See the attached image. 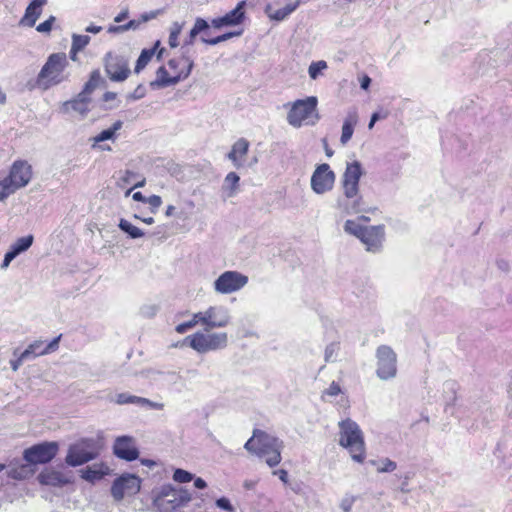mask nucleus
Returning <instances> with one entry per match:
<instances>
[{
  "mask_svg": "<svg viewBox=\"0 0 512 512\" xmlns=\"http://www.w3.org/2000/svg\"><path fill=\"white\" fill-rule=\"evenodd\" d=\"M364 171L359 161L347 163L342 176L343 197L337 201V209L344 214L366 212L363 197L359 193V181Z\"/></svg>",
  "mask_w": 512,
  "mask_h": 512,
  "instance_id": "f257e3e1",
  "label": "nucleus"
},
{
  "mask_svg": "<svg viewBox=\"0 0 512 512\" xmlns=\"http://www.w3.org/2000/svg\"><path fill=\"white\" fill-rule=\"evenodd\" d=\"M67 66L68 60L65 53H52L39 71L35 82L28 83L29 90L38 88L46 91L63 83L68 79V75L65 73Z\"/></svg>",
  "mask_w": 512,
  "mask_h": 512,
  "instance_id": "f03ea898",
  "label": "nucleus"
},
{
  "mask_svg": "<svg viewBox=\"0 0 512 512\" xmlns=\"http://www.w3.org/2000/svg\"><path fill=\"white\" fill-rule=\"evenodd\" d=\"M282 441L261 430H254L253 436L245 443L247 451L265 458V462L274 467L281 461Z\"/></svg>",
  "mask_w": 512,
  "mask_h": 512,
  "instance_id": "7ed1b4c3",
  "label": "nucleus"
},
{
  "mask_svg": "<svg viewBox=\"0 0 512 512\" xmlns=\"http://www.w3.org/2000/svg\"><path fill=\"white\" fill-rule=\"evenodd\" d=\"M339 445L347 449L352 459L362 463L365 459V442L359 425L350 418L338 423Z\"/></svg>",
  "mask_w": 512,
  "mask_h": 512,
  "instance_id": "20e7f679",
  "label": "nucleus"
},
{
  "mask_svg": "<svg viewBox=\"0 0 512 512\" xmlns=\"http://www.w3.org/2000/svg\"><path fill=\"white\" fill-rule=\"evenodd\" d=\"M318 100L315 96H309L305 99L296 100L287 115V121L293 127L302 125H314L319 120L317 112Z\"/></svg>",
  "mask_w": 512,
  "mask_h": 512,
  "instance_id": "39448f33",
  "label": "nucleus"
},
{
  "mask_svg": "<svg viewBox=\"0 0 512 512\" xmlns=\"http://www.w3.org/2000/svg\"><path fill=\"white\" fill-rule=\"evenodd\" d=\"M191 500V495L187 490L176 489L171 485H164L155 493L153 498L154 506L159 512H172Z\"/></svg>",
  "mask_w": 512,
  "mask_h": 512,
  "instance_id": "423d86ee",
  "label": "nucleus"
},
{
  "mask_svg": "<svg viewBox=\"0 0 512 512\" xmlns=\"http://www.w3.org/2000/svg\"><path fill=\"white\" fill-rule=\"evenodd\" d=\"M185 342H188L190 347L198 353H206L208 351L225 348L227 346L228 336L224 332L208 334L197 332L187 336Z\"/></svg>",
  "mask_w": 512,
  "mask_h": 512,
  "instance_id": "0eeeda50",
  "label": "nucleus"
},
{
  "mask_svg": "<svg viewBox=\"0 0 512 512\" xmlns=\"http://www.w3.org/2000/svg\"><path fill=\"white\" fill-rule=\"evenodd\" d=\"M377 357V376L382 380L394 378L397 374V356L391 347L382 345L378 347Z\"/></svg>",
  "mask_w": 512,
  "mask_h": 512,
  "instance_id": "6e6552de",
  "label": "nucleus"
},
{
  "mask_svg": "<svg viewBox=\"0 0 512 512\" xmlns=\"http://www.w3.org/2000/svg\"><path fill=\"white\" fill-rule=\"evenodd\" d=\"M182 60L185 63V69H181L178 73L172 74L171 76H169V73L164 66L159 67L156 71L155 80L150 83L151 88H165L177 84L182 79H186L190 75L194 63L187 56H182Z\"/></svg>",
  "mask_w": 512,
  "mask_h": 512,
  "instance_id": "1a4fd4ad",
  "label": "nucleus"
},
{
  "mask_svg": "<svg viewBox=\"0 0 512 512\" xmlns=\"http://www.w3.org/2000/svg\"><path fill=\"white\" fill-rule=\"evenodd\" d=\"M93 448L94 441L91 439L82 440L71 445L65 458L66 463L69 466L76 467L95 459L97 453Z\"/></svg>",
  "mask_w": 512,
  "mask_h": 512,
  "instance_id": "9d476101",
  "label": "nucleus"
},
{
  "mask_svg": "<svg viewBox=\"0 0 512 512\" xmlns=\"http://www.w3.org/2000/svg\"><path fill=\"white\" fill-rule=\"evenodd\" d=\"M195 318L201 321L206 331L226 327L231 320L228 309L223 306H211L203 312L195 313Z\"/></svg>",
  "mask_w": 512,
  "mask_h": 512,
  "instance_id": "9b49d317",
  "label": "nucleus"
},
{
  "mask_svg": "<svg viewBox=\"0 0 512 512\" xmlns=\"http://www.w3.org/2000/svg\"><path fill=\"white\" fill-rule=\"evenodd\" d=\"M57 442H42L24 450L23 458L29 464H46L57 454Z\"/></svg>",
  "mask_w": 512,
  "mask_h": 512,
  "instance_id": "f8f14e48",
  "label": "nucleus"
},
{
  "mask_svg": "<svg viewBox=\"0 0 512 512\" xmlns=\"http://www.w3.org/2000/svg\"><path fill=\"white\" fill-rule=\"evenodd\" d=\"M105 72L113 82L126 80L131 73L129 59L123 55L107 53L105 56Z\"/></svg>",
  "mask_w": 512,
  "mask_h": 512,
  "instance_id": "ddd939ff",
  "label": "nucleus"
},
{
  "mask_svg": "<svg viewBox=\"0 0 512 512\" xmlns=\"http://www.w3.org/2000/svg\"><path fill=\"white\" fill-rule=\"evenodd\" d=\"M248 277L238 271H225L214 281V289L220 294H230L242 289Z\"/></svg>",
  "mask_w": 512,
  "mask_h": 512,
  "instance_id": "4468645a",
  "label": "nucleus"
},
{
  "mask_svg": "<svg viewBox=\"0 0 512 512\" xmlns=\"http://www.w3.org/2000/svg\"><path fill=\"white\" fill-rule=\"evenodd\" d=\"M141 480L134 474H124L113 482L111 494L116 501L122 500L125 496L135 495L140 491Z\"/></svg>",
  "mask_w": 512,
  "mask_h": 512,
  "instance_id": "2eb2a0df",
  "label": "nucleus"
},
{
  "mask_svg": "<svg viewBox=\"0 0 512 512\" xmlns=\"http://www.w3.org/2000/svg\"><path fill=\"white\" fill-rule=\"evenodd\" d=\"M335 178V173L328 164H320L311 176V188L316 194H324L332 190Z\"/></svg>",
  "mask_w": 512,
  "mask_h": 512,
  "instance_id": "dca6fc26",
  "label": "nucleus"
},
{
  "mask_svg": "<svg viewBox=\"0 0 512 512\" xmlns=\"http://www.w3.org/2000/svg\"><path fill=\"white\" fill-rule=\"evenodd\" d=\"M17 190L25 187L32 178V168L28 162L23 160L15 161L10 169L9 175L5 177Z\"/></svg>",
  "mask_w": 512,
  "mask_h": 512,
  "instance_id": "f3484780",
  "label": "nucleus"
},
{
  "mask_svg": "<svg viewBox=\"0 0 512 512\" xmlns=\"http://www.w3.org/2000/svg\"><path fill=\"white\" fill-rule=\"evenodd\" d=\"M114 454L123 460L133 461L139 456V451L136 448L133 438L129 436H120L115 440L113 446Z\"/></svg>",
  "mask_w": 512,
  "mask_h": 512,
  "instance_id": "a211bd4d",
  "label": "nucleus"
},
{
  "mask_svg": "<svg viewBox=\"0 0 512 512\" xmlns=\"http://www.w3.org/2000/svg\"><path fill=\"white\" fill-rule=\"evenodd\" d=\"M383 239L384 227L382 225L366 227L360 237V240L367 246V250L373 252L380 249Z\"/></svg>",
  "mask_w": 512,
  "mask_h": 512,
  "instance_id": "6ab92c4d",
  "label": "nucleus"
},
{
  "mask_svg": "<svg viewBox=\"0 0 512 512\" xmlns=\"http://www.w3.org/2000/svg\"><path fill=\"white\" fill-rule=\"evenodd\" d=\"M249 142L245 138L238 139L227 154V158L233 163L234 167L240 169L244 166L245 157L249 151Z\"/></svg>",
  "mask_w": 512,
  "mask_h": 512,
  "instance_id": "aec40b11",
  "label": "nucleus"
},
{
  "mask_svg": "<svg viewBox=\"0 0 512 512\" xmlns=\"http://www.w3.org/2000/svg\"><path fill=\"white\" fill-rule=\"evenodd\" d=\"M46 3L47 0H31L19 24L21 26L33 27L42 13V7Z\"/></svg>",
  "mask_w": 512,
  "mask_h": 512,
  "instance_id": "412c9836",
  "label": "nucleus"
},
{
  "mask_svg": "<svg viewBox=\"0 0 512 512\" xmlns=\"http://www.w3.org/2000/svg\"><path fill=\"white\" fill-rule=\"evenodd\" d=\"M37 479L42 485H49L54 487H61L70 483V479L63 473L53 470L45 469L37 476Z\"/></svg>",
  "mask_w": 512,
  "mask_h": 512,
  "instance_id": "4be33fe9",
  "label": "nucleus"
},
{
  "mask_svg": "<svg viewBox=\"0 0 512 512\" xmlns=\"http://www.w3.org/2000/svg\"><path fill=\"white\" fill-rule=\"evenodd\" d=\"M302 3V0H289L285 7L280 9H273L271 4L266 5L265 13L271 20L283 21L291 13H293Z\"/></svg>",
  "mask_w": 512,
  "mask_h": 512,
  "instance_id": "5701e85b",
  "label": "nucleus"
},
{
  "mask_svg": "<svg viewBox=\"0 0 512 512\" xmlns=\"http://www.w3.org/2000/svg\"><path fill=\"white\" fill-rule=\"evenodd\" d=\"M90 97L78 94L74 99L66 101L62 104V111L67 113L70 110L85 116L89 112Z\"/></svg>",
  "mask_w": 512,
  "mask_h": 512,
  "instance_id": "b1692460",
  "label": "nucleus"
},
{
  "mask_svg": "<svg viewBox=\"0 0 512 512\" xmlns=\"http://www.w3.org/2000/svg\"><path fill=\"white\" fill-rule=\"evenodd\" d=\"M358 123V114L355 109L350 110L347 113V116L344 119L342 125V133L340 137V142L342 145H346L349 140L352 138L354 128Z\"/></svg>",
  "mask_w": 512,
  "mask_h": 512,
  "instance_id": "393cba45",
  "label": "nucleus"
},
{
  "mask_svg": "<svg viewBox=\"0 0 512 512\" xmlns=\"http://www.w3.org/2000/svg\"><path fill=\"white\" fill-rule=\"evenodd\" d=\"M240 177L235 172H229L223 181L221 191L225 199L234 197L239 191Z\"/></svg>",
  "mask_w": 512,
  "mask_h": 512,
  "instance_id": "a878e982",
  "label": "nucleus"
},
{
  "mask_svg": "<svg viewBox=\"0 0 512 512\" xmlns=\"http://www.w3.org/2000/svg\"><path fill=\"white\" fill-rule=\"evenodd\" d=\"M244 6L245 1L239 2L233 10H231L222 17V22H224L226 26H233L242 23L244 19Z\"/></svg>",
  "mask_w": 512,
  "mask_h": 512,
  "instance_id": "bb28decb",
  "label": "nucleus"
},
{
  "mask_svg": "<svg viewBox=\"0 0 512 512\" xmlns=\"http://www.w3.org/2000/svg\"><path fill=\"white\" fill-rule=\"evenodd\" d=\"M33 473V470L31 469L30 464H20L16 465L14 467H11L7 475L8 477L16 480H23L28 478Z\"/></svg>",
  "mask_w": 512,
  "mask_h": 512,
  "instance_id": "cd10ccee",
  "label": "nucleus"
},
{
  "mask_svg": "<svg viewBox=\"0 0 512 512\" xmlns=\"http://www.w3.org/2000/svg\"><path fill=\"white\" fill-rule=\"evenodd\" d=\"M108 473V468L106 467L105 470H103V467L96 468L93 467H86L85 469L81 470V477L89 482H95L97 480H100L103 478L104 475Z\"/></svg>",
  "mask_w": 512,
  "mask_h": 512,
  "instance_id": "c85d7f7f",
  "label": "nucleus"
},
{
  "mask_svg": "<svg viewBox=\"0 0 512 512\" xmlns=\"http://www.w3.org/2000/svg\"><path fill=\"white\" fill-rule=\"evenodd\" d=\"M160 41H157L153 48L142 50L135 66V73H139L145 66L149 63L153 55L155 54L156 49L159 47Z\"/></svg>",
  "mask_w": 512,
  "mask_h": 512,
  "instance_id": "c756f323",
  "label": "nucleus"
},
{
  "mask_svg": "<svg viewBox=\"0 0 512 512\" xmlns=\"http://www.w3.org/2000/svg\"><path fill=\"white\" fill-rule=\"evenodd\" d=\"M123 123L122 121L118 120L116 121L112 127H110L109 129H106V130H103L102 132H100L98 135H96L94 138H93V141L94 143H99V142H103L105 140H109V139H112L115 135V133L121 129Z\"/></svg>",
  "mask_w": 512,
  "mask_h": 512,
  "instance_id": "7c9ffc66",
  "label": "nucleus"
},
{
  "mask_svg": "<svg viewBox=\"0 0 512 512\" xmlns=\"http://www.w3.org/2000/svg\"><path fill=\"white\" fill-rule=\"evenodd\" d=\"M119 228L125 233H127L133 239L140 238L144 235L141 229L132 225L129 221L125 219L120 220Z\"/></svg>",
  "mask_w": 512,
  "mask_h": 512,
  "instance_id": "2f4dec72",
  "label": "nucleus"
},
{
  "mask_svg": "<svg viewBox=\"0 0 512 512\" xmlns=\"http://www.w3.org/2000/svg\"><path fill=\"white\" fill-rule=\"evenodd\" d=\"M184 27V23L173 22L170 27V34L168 39V44L171 48H176L179 45L178 37L181 34V31Z\"/></svg>",
  "mask_w": 512,
  "mask_h": 512,
  "instance_id": "473e14b6",
  "label": "nucleus"
},
{
  "mask_svg": "<svg viewBox=\"0 0 512 512\" xmlns=\"http://www.w3.org/2000/svg\"><path fill=\"white\" fill-rule=\"evenodd\" d=\"M33 240H34V238L32 235H27L25 237H21V238L17 239L11 245V247L16 251V253L20 254L30 248V246L33 243Z\"/></svg>",
  "mask_w": 512,
  "mask_h": 512,
  "instance_id": "72a5a7b5",
  "label": "nucleus"
},
{
  "mask_svg": "<svg viewBox=\"0 0 512 512\" xmlns=\"http://www.w3.org/2000/svg\"><path fill=\"white\" fill-rule=\"evenodd\" d=\"M366 227H363L355 220H347L344 224V230L348 234L354 235L360 239L362 233L364 232Z\"/></svg>",
  "mask_w": 512,
  "mask_h": 512,
  "instance_id": "f704fd0d",
  "label": "nucleus"
},
{
  "mask_svg": "<svg viewBox=\"0 0 512 512\" xmlns=\"http://www.w3.org/2000/svg\"><path fill=\"white\" fill-rule=\"evenodd\" d=\"M100 76L97 71L92 72L90 79L86 84L84 85L83 90L80 92V94L84 95L85 97H90V94L95 90V88L98 85Z\"/></svg>",
  "mask_w": 512,
  "mask_h": 512,
  "instance_id": "c9c22d12",
  "label": "nucleus"
},
{
  "mask_svg": "<svg viewBox=\"0 0 512 512\" xmlns=\"http://www.w3.org/2000/svg\"><path fill=\"white\" fill-rule=\"evenodd\" d=\"M44 342L41 340L34 341L24 350V357H36L39 355H44L45 352H42Z\"/></svg>",
  "mask_w": 512,
  "mask_h": 512,
  "instance_id": "e433bc0d",
  "label": "nucleus"
},
{
  "mask_svg": "<svg viewBox=\"0 0 512 512\" xmlns=\"http://www.w3.org/2000/svg\"><path fill=\"white\" fill-rule=\"evenodd\" d=\"M242 34V30L240 31H237V32H228V33H225L223 35H220V36H217L215 38H211V39H207V38H204L202 37L201 40L202 42L206 43V44H209V45H216L220 42H223V41H226L232 37H235V36H240Z\"/></svg>",
  "mask_w": 512,
  "mask_h": 512,
  "instance_id": "4c0bfd02",
  "label": "nucleus"
},
{
  "mask_svg": "<svg viewBox=\"0 0 512 512\" xmlns=\"http://www.w3.org/2000/svg\"><path fill=\"white\" fill-rule=\"evenodd\" d=\"M91 38L88 35H72V45L74 50L82 51L90 42Z\"/></svg>",
  "mask_w": 512,
  "mask_h": 512,
  "instance_id": "58836bf2",
  "label": "nucleus"
},
{
  "mask_svg": "<svg viewBox=\"0 0 512 512\" xmlns=\"http://www.w3.org/2000/svg\"><path fill=\"white\" fill-rule=\"evenodd\" d=\"M327 68V63L323 60L312 62L308 68V73L311 79L315 80L318 75Z\"/></svg>",
  "mask_w": 512,
  "mask_h": 512,
  "instance_id": "ea45409f",
  "label": "nucleus"
},
{
  "mask_svg": "<svg viewBox=\"0 0 512 512\" xmlns=\"http://www.w3.org/2000/svg\"><path fill=\"white\" fill-rule=\"evenodd\" d=\"M15 191H17V189L14 188L13 185L9 183L6 178L0 181V201H3L9 195L13 194Z\"/></svg>",
  "mask_w": 512,
  "mask_h": 512,
  "instance_id": "a19ab883",
  "label": "nucleus"
},
{
  "mask_svg": "<svg viewBox=\"0 0 512 512\" xmlns=\"http://www.w3.org/2000/svg\"><path fill=\"white\" fill-rule=\"evenodd\" d=\"M140 399H141V397H139V396L130 395L128 393H120L116 397V403L119 404V405H124V404H137V405H139V400Z\"/></svg>",
  "mask_w": 512,
  "mask_h": 512,
  "instance_id": "79ce46f5",
  "label": "nucleus"
},
{
  "mask_svg": "<svg viewBox=\"0 0 512 512\" xmlns=\"http://www.w3.org/2000/svg\"><path fill=\"white\" fill-rule=\"evenodd\" d=\"M173 479L179 483H187L193 479V475L183 469H176L173 474Z\"/></svg>",
  "mask_w": 512,
  "mask_h": 512,
  "instance_id": "37998d69",
  "label": "nucleus"
},
{
  "mask_svg": "<svg viewBox=\"0 0 512 512\" xmlns=\"http://www.w3.org/2000/svg\"><path fill=\"white\" fill-rule=\"evenodd\" d=\"M198 323L201 324V321L198 320V318H195V314H194L191 320L177 325L176 331L180 334L185 333L188 329L193 328Z\"/></svg>",
  "mask_w": 512,
  "mask_h": 512,
  "instance_id": "c03bdc74",
  "label": "nucleus"
},
{
  "mask_svg": "<svg viewBox=\"0 0 512 512\" xmlns=\"http://www.w3.org/2000/svg\"><path fill=\"white\" fill-rule=\"evenodd\" d=\"M56 18L54 16H50L47 20L40 23L36 30L40 33H50L52 30L53 23L55 22Z\"/></svg>",
  "mask_w": 512,
  "mask_h": 512,
  "instance_id": "a18cd8bd",
  "label": "nucleus"
},
{
  "mask_svg": "<svg viewBox=\"0 0 512 512\" xmlns=\"http://www.w3.org/2000/svg\"><path fill=\"white\" fill-rule=\"evenodd\" d=\"M208 27H209V25H208L206 20H204L202 18H197L193 28L191 29L192 30V34H197L198 35L199 33L205 31L206 29H208Z\"/></svg>",
  "mask_w": 512,
  "mask_h": 512,
  "instance_id": "49530a36",
  "label": "nucleus"
},
{
  "mask_svg": "<svg viewBox=\"0 0 512 512\" xmlns=\"http://www.w3.org/2000/svg\"><path fill=\"white\" fill-rule=\"evenodd\" d=\"M397 467L396 462L386 458L383 461V465L377 468V471L379 473H385V472H393Z\"/></svg>",
  "mask_w": 512,
  "mask_h": 512,
  "instance_id": "de8ad7c7",
  "label": "nucleus"
},
{
  "mask_svg": "<svg viewBox=\"0 0 512 512\" xmlns=\"http://www.w3.org/2000/svg\"><path fill=\"white\" fill-rule=\"evenodd\" d=\"M168 66L171 70H173V74L178 73L181 69H185V63L182 60V57H180L179 59L169 60Z\"/></svg>",
  "mask_w": 512,
  "mask_h": 512,
  "instance_id": "09e8293b",
  "label": "nucleus"
},
{
  "mask_svg": "<svg viewBox=\"0 0 512 512\" xmlns=\"http://www.w3.org/2000/svg\"><path fill=\"white\" fill-rule=\"evenodd\" d=\"M139 405L140 406H148L149 408L155 409V410H163L164 409L163 403L153 402V401H151L147 398H143V397H141V399L139 400Z\"/></svg>",
  "mask_w": 512,
  "mask_h": 512,
  "instance_id": "8fccbe9b",
  "label": "nucleus"
},
{
  "mask_svg": "<svg viewBox=\"0 0 512 512\" xmlns=\"http://www.w3.org/2000/svg\"><path fill=\"white\" fill-rule=\"evenodd\" d=\"M19 254L11 247L9 251L4 255V260L1 264V268H7L11 261L15 259Z\"/></svg>",
  "mask_w": 512,
  "mask_h": 512,
  "instance_id": "3c124183",
  "label": "nucleus"
},
{
  "mask_svg": "<svg viewBox=\"0 0 512 512\" xmlns=\"http://www.w3.org/2000/svg\"><path fill=\"white\" fill-rule=\"evenodd\" d=\"M19 254L11 247L9 251L4 255V260L1 264V268H7L11 261L15 259Z\"/></svg>",
  "mask_w": 512,
  "mask_h": 512,
  "instance_id": "603ef678",
  "label": "nucleus"
},
{
  "mask_svg": "<svg viewBox=\"0 0 512 512\" xmlns=\"http://www.w3.org/2000/svg\"><path fill=\"white\" fill-rule=\"evenodd\" d=\"M19 254L11 247L9 251L4 255V260L1 264V268H7L11 261L15 259Z\"/></svg>",
  "mask_w": 512,
  "mask_h": 512,
  "instance_id": "864d4df0",
  "label": "nucleus"
},
{
  "mask_svg": "<svg viewBox=\"0 0 512 512\" xmlns=\"http://www.w3.org/2000/svg\"><path fill=\"white\" fill-rule=\"evenodd\" d=\"M146 203H148L152 207V212L155 213L156 210L161 206L162 199L158 195H152L147 197Z\"/></svg>",
  "mask_w": 512,
  "mask_h": 512,
  "instance_id": "5fc2aeb1",
  "label": "nucleus"
},
{
  "mask_svg": "<svg viewBox=\"0 0 512 512\" xmlns=\"http://www.w3.org/2000/svg\"><path fill=\"white\" fill-rule=\"evenodd\" d=\"M216 505L223 509V510H226V511H229V512H234V507L231 505L229 499L225 498V497H222V498H219L217 501H216Z\"/></svg>",
  "mask_w": 512,
  "mask_h": 512,
  "instance_id": "6e6d98bb",
  "label": "nucleus"
},
{
  "mask_svg": "<svg viewBox=\"0 0 512 512\" xmlns=\"http://www.w3.org/2000/svg\"><path fill=\"white\" fill-rule=\"evenodd\" d=\"M337 350H338L337 344H335V343L329 344L325 349V361L326 362L331 361Z\"/></svg>",
  "mask_w": 512,
  "mask_h": 512,
  "instance_id": "4d7b16f0",
  "label": "nucleus"
},
{
  "mask_svg": "<svg viewBox=\"0 0 512 512\" xmlns=\"http://www.w3.org/2000/svg\"><path fill=\"white\" fill-rule=\"evenodd\" d=\"M341 393V388L336 382H332L330 386L324 391V395L337 396Z\"/></svg>",
  "mask_w": 512,
  "mask_h": 512,
  "instance_id": "13d9d810",
  "label": "nucleus"
},
{
  "mask_svg": "<svg viewBox=\"0 0 512 512\" xmlns=\"http://www.w3.org/2000/svg\"><path fill=\"white\" fill-rule=\"evenodd\" d=\"M61 336L54 338L50 343H48L43 349L42 352L48 354L58 349V344Z\"/></svg>",
  "mask_w": 512,
  "mask_h": 512,
  "instance_id": "bf43d9fd",
  "label": "nucleus"
},
{
  "mask_svg": "<svg viewBox=\"0 0 512 512\" xmlns=\"http://www.w3.org/2000/svg\"><path fill=\"white\" fill-rule=\"evenodd\" d=\"M29 359V357H24V351L20 354V356L16 360H11V368L13 371H17L19 367L22 365V363Z\"/></svg>",
  "mask_w": 512,
  "mask_h": 512,
  "instance_id": "052dcab7",
  "label": "nucleus"
},
{
  "mask_svg": "<svg viewBox=\"0 0 512 512\" xmlns=\"http://www.w3.org/2000/svg\"><path fill=\"white\" fill-rule=\"evenodd\" d=\"M145 95V89L142 85H139L133 93H131L128 98L132 100H138L144 97Z\"/></svg>",
  "mask_w": 512,
  "mask_h": 512,
  "instance_id": "680f3d73",
  "label": "nucleus"
},
{
  "mask_svg": "<svg viewBox=\"0 0 512 512\" xmlns=\"http://www.w3.org/2000/svg\"><path fill=\"white\" fill-rule=\"evenodd\" d=\"M137 177V174L133 171H125L124 175L120 178V181L129 184L131 183L135 178Z\"/></svg>",
  "mask_w": 512,
  "mask_h": 512,
  "instance_id": "e2e57ef3",
  "label": "nucleus"
},
{
  "mask_svg": "<svg viewBox=\"0 0 512 512\" xmlns=\"http://www.w3.org/2000/svg\"><path fill=\"white\" fill-rule=\"evenodd\" d=\"M353 504V499L345 498L342 500L340 507L344 512H350Z\"/></svg>",
  "mask_w": 512,
  "mask_h": 512,
  "instance_id": "0e129e2a",
  "label": "nucleus"
},
{
  "mask_svg": "<svg viewBox=\"0 0 512 512\" xmlns=\"http://www.w3.org/2000/svg\"><path fill=\"white\" fill-rule=\"evenodd\" d=\"M273 474L277 475L283 483L288 482V472L286 470L280 469V470L274 471Z\"/></svg>",
  "mask_w": 512,
  "mask_h": 512,
  "instance_id": "69168bd1",
  "label": "nucleus"
},
{
  "mask_svg": "<svg viewBox=\"0 0 512 512\" xmlns=\"http://www.w3.org/2000/svg\"><path fill=\"white\" fill-rule=\"evenodd\" d=\"M381 118H385V115L381 116L378 112L373 113L368 124V128L372 129L374 124Z\"/></svg>",
  "mask_w": 512,
  "mask_h": 512,
  "instance_id": "338daca9",
  "label": "nucleus"
},
{
  "mask_svg": "<svg viewBox=\"0 0 512 512\" xmlns=\"http://www.w3.org/2000/svg\"><path fill=\"white\" fill-rule=\"evenodd\" d=\"M128 17V9L123 10L121 13H119L115 18L114 21L116 23H120L123 20H125Z\"/></svg>",
  "mask_w": 512,
  "mask_h": 512,
  "instance_id": "774afa93",
  "label": "nucleus"
}]
</instances>
